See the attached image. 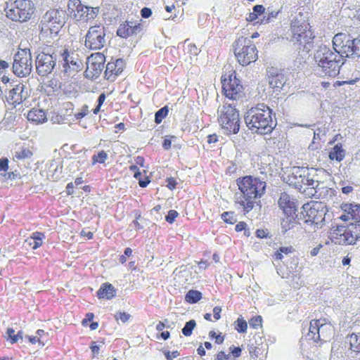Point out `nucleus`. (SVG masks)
I'll return each mask as SVG.
<instances>
[{"label":"nucleus","instance_id":"1","mask_svg":"<svg viewBox=\"0 0 360 360\" xmlns=\"http://www.w3.org/2000/svg\"><path fill=\"white\" fill-rule=\"evenodd\" d=\"M237 185L240 194L238 196L236 193V202L248 213L253 209L256 200L264 193L266 182L257 177L246 176L238 179Z\"/></svg>","mask_w":360,"mask_h":360},{"label":"nucleus","instance_id":"2","mask_svg":"<svg viewBox=\"0 0 360 360\" xmlns=\"http://www.w3.org/2000/svg\"><path fill=\"white\" fill-rule=\"evenodd\" d=\"M271 115V110L264 103H260L249 109L244 120L247 127L252 132L267 134L276 126V121L273 120Z\"/></svg>","mask_w":360,"mask_h":360},{"label":"nucleus","instance_id":"3","mask_svg":"<svg viewBox=\"0 0 360 360\" xmlns=\"http://www.w3.org/2000/svg\"><path fill=\"white\" fill-rule=\"evenodd\" d=\"M333 52L329 47L322 45L314 54V60L317 63V71L323 76L334 77L340 72V68L344 64V56H340L335 50Z\"/></svg>","mask_w":360,"mask_h":360},{"label":"nucleus","instance_id":"4","mask_svg":"<svg viewBox=\"0 0 360 360\" xmlns=\"http://www.w3.org/2000/svg\"><path fill=\"white\" fill-rule=\"evenodd\" d=\"M218 120L224 133L236 134L240 129L238 110L234 103L225 104L218 109Z\"/></svg>","mask_w":360,"mask_h":360},{"label":"nucleus","instance_id":"5","mask_svg":"<svg viewBox=\"0 0 360 360\" xmlns=\"http://www.w3.org/2000/svg\"><path fill=\"white\" fill-rule=\"evenodd\" d=\"M234 53L238 63L245 66L255 62L257 58V50L251 39L240 37L234 42Z\"/></svg>","mask_w":360,"mask_h":360},{"label":"nucleus","instance_id":"6","mask_svg":"<svg viewBox=\"0 0 360 360\" xmlns=\"http://www.w3.org/2000/svg\"><path fill=\"white\" fill-rule=\"evenodd\" d=\"M333 47L340 56L360 57V37L349 39L343 33L335 34L333 39Z\"/></svg>","mask_w":360,"mask_h":360},{"label":"nucleus","instance_id":"7","mask_svg":"<svg viewBox=\"0 0 360 360\" xmlns=\"http://www.w3.org/2000/svg\"><path fill=\"white\" fill-rule=\"evenodd\" d=\"M65 11L57 9L48 11L41 21V31L46 33L49 32L51 36H56L65 23Z\"/></svg>","mask_w":360,"mask_h":360},{"label":"nucleus","instance_id":"8","mask_svg":"<svg viewBox=\"0 0 360 360\" xmlns=\"http://www.w3.org/2000/svg\"><path fill=\"white\" fill-rule=\"evenodd\" d=\"M70 16L77 20L88 21L94 19L99 13V7L83 5L80 0H70L68 4Z\"/></svg>","mask_w":360,"mask_h":360},{"label":"nucleus","instance_id":"9","mask_svg":"<svg viewBox=\"0 0 360 360\" xmlns=\"http://www.w3.org/2000/svg\"><path fill=\"white\" fill-rule=\"evenodd\" d=\"M32 60L29 49H20L15 54L13 63V73L20 77L29 75L32 72Z\"/></svg>","mask_w":360,"mask_h":360},{"label":"nucleus","instance_id":"10","mask_svg":"<svg viewBox=\"0 0 360 360\" xmlns=\"http://www.w3.org/2000/svg\"><path fill=\"white\" fill-rule=\"evenodd\" d=\"M34 4L30 0H16L6 12V16L13 21L24 22L34 13Z\"/></svg>","mask_w":360,"mask_h":360},{"label":"nucleus","instance_id":"11","mask_svg":"<svg viewBox=\"0 0 360 360\" xmlns=\"http://www.w3.org/2000/svg\"><path fill=\"white\" fill-rule=\"evenodd\" d=\"M222 89L226 97L237 100L244 96L243 86L239 79L236 78V73L233 72L226 78V75L221 77Z\"/></svg>","mask_w":360,"mask_h":360},{"label":"nucleus","instance_id":"12","mask_svg":"<svg viewBox=\"0 0 360 360\" xmlns=\"http://www.w3.org/2000/svg\"><path fill=\"white\" fill-rule=\"evenodd\" d=\"M105 32L103 26H91L85 37V46L91 50L102 49L105 44Z\"/></svg>","mask_w":360,"mask_h":360},{"label":"nucleus","instance_id":"13","mask_svg":"<svg viewBox=\"0 0 360 360\" xmlns=\"http://www.w3.org/2000/svg\"><path fill=\"white\" fill-rule=\"evenodd\" d=\"M302 209L303 211H302L300 216L306 224L317 225L324 219L325 212L321 203L316 202L312 205L304 204Z\"/></svg>","mask_w":360,"mask_h":360},{"label":"nucleus","instance_id":"14","mask_svg":"<svg viewBox=\"0 0 360 360\" xmlns=\"http://www.w3.org/2000/svg\"><path fill=\"white\" fill-rule=\"evenodd\" d=\"M57 55L49 52L39 53L36 58V69L39 75L44 77L52 72L56 64Z\"/></svg>","mask_w":360,"mask_h":360},{"label":"nucleus","instance_id":"15","mask_svg":"<svg viewBox=\"0 0 360 360\" xmlns=\"http://www.w3.org/2000/svg\"><path fill=\"white\" fill-rule=\"evenodd\" d=\"M105 62V57L101 53H95L88 57L85 70L86 77L97 78L103 70Z\"/></svg>","mask_w":360,"mask_h":360},{"label":"nucleus","instance_id":"16","mask_svg":"<svg viewBox=\"0 0 360 360\" xmlns=\"http://www.w3.org/2000/svg\"><path fill=\"white\" fill-rule=\"evenodd\" d=\"M314 36L311 30H307L301 34H292L290 41L296 46V49L308 53L314 46Z\"/></svg>","mask_w":360,"mask_h":360},{"label":"nucleus","instance_id":"17","mask_svg":"<svg viewBox=\"0 0 360 360\" xmlns=\"http://www.w3.org/2000/svg\"><path fill=\"white\" fill-rule=\"evenodd\" d=\"M30 93V89L25 84L19 83L9 90L6 98L8 103L15 107L16 105L25 101L29 97Z\"/></svg>","mask_w":360,"mask_h":360},{"label":"nucleus","instance_id":"18","mask_svg":"<svg viewBox=\"0 0 360 360\" xmlns=\"http://www.w3.org/2000/svg\"><path fill=\"white\" fill-rule=\"evenodd\" d=\"M266 77L269 85L274 92L280 93L286 82L285 75L278 68L269 67L266 69Z\"/></svg>","mask_w":360,"mask_h":360},{"label":"nucleus","instance_id":"19","mask_svg":"<svg viewBox=\"0 0 360 360\" xmlns=\"http://www.w3.org/2000/svg\"><path fill=\"white\" fill-rule=\"evenodd\" d=\"M63 57V71L68 75L74 74L79 72L82 66V61L78 58L77 54L70 53L68 51H64Z\"/></svg>","mask_w":360,"mask_h":360},{"label":"nucleus","instance_id":"20","mask_svg":"<svg viewBox=\"0 0 360 360\" xmlns=\"http://www.w3.org/2000/svg\"><path fill=\"white\" fill-rule=\"evenodd\" d=\"M354 238L352 233L349 231L347 226H338L332 233V241L341 245L355 244Z\"/></svg>","mask_w":360,"mask_h":360},{"label":"nucleus","instance_id":"21","mask_svg":"<svg viewBox=\"0 0 360 360\" xmlns=\"http://www.w3.org/2000/svg\"><path fill=\"white\" fill-rule=\"evenodd\" d=\"M142 29V25L140 22L126 20L120 25L117 30V34L122 38L127 39L139 34Z\"/></svg>","mask_w":360,"mask_h":360},{"label":"nucleus","instance_id":"22","mask_svg":"<svg viewBox=\"0 0 360 360\" xmlns=\"http://www.w3.org/2000/svg\"><path fill=\"white\" fill-rule=\"evenodd\" d=\"M124 67V61L121 58L108 63L105 70V77L108 80L113 82L116 77L123 71Z\"/></svg>","mask_w":360,"mask_h":360},{"label":"nucleus","instance_id":"23","mask_svg":"<svg viewBox=\"0 0 360 360\" xmlns=\"http://www.w3.org/2000/svg\"><path fill=\"white\" fill-rule=\"evenodd\" d=\"M278 203L280 209L283 210L285 215L295 214V202L290 199V197L286 193H282L281 194Z\"/></svg>","mask_w":360,"mask_h":360},{"label":"nucleus","instance_id":"24","mask_svg":"<svg viewBox=\"0 0 360 360\" xmlns=\"http://www.w3.org/2000/svg\"><path fill=\"white\" fill-rule=\"evenodd\" d=\"M302 220V216H298L295 214L292 215H285V218H283L281 221V231L283 233L293 229L297 224V220Z\"/></svg>","mask_w":360,"mask_h":360},{"label":"nucleus","instance_id":"25","mask_svg":"<svg viewBox=\"0 0 360 360\" xmlns=\"http://www.w3.org/2000/svg\"><path fill=\"white\" fill-rule=\"evenodd\" d=\"M310 30L309 24L302 18H295L291 22V32L292 34H301L307 30Z\"/></svg>","mask_w":360,"mask_h":360},{"label":"nucleus","instance_id":"26","mask_svg":"<svg viewBox=\"0 0 360 360\" xmlns=\"http://www.w3.org/2000/svg\"><path fill=\"white\" fill-rule=\"evenodd\" d=\"M115 293L116 290L114 286L109 283H105L101 285L97 291V296L99 299L105 298L110 300L115 296Z\"/></svg>","mask_w":360,"mask_h":360},{"label":"nucleus","instance_id":"27","mask_svg":"<svg viewBox=\"0 0 360 360\" xmlns=\"http://www.w3.org/2000/svg\"><path fill=\"white\" fill-rule=\"evenodd\" d=\"M27 117L29 121L36 124L44 123L47 120L45 112L43 110L35 108L28 112Z\"/></svg>","mask_w":360,"mask_h":360},{"label":"nucleus","instance_id":"28","mask_svg":"<svg viewBox=\"0 0 360 360\" xmlns=\"http://www.w3.org/2000/svg\"><path fill=\"white\" fill-rule=\"evenodd\" d=\"M44 234L40 232L33 233L31 237L25 240V244L35 250L42 245Z\"/></svg>","mask_w":360,"mask_h":360},{"label":"nucleus","instance_id":"29","mask_svg":"<svg viewBox=\"0 0 360 360\" xmlns=\"http://www.w3.org/2000/svg\"><path fill=\"white\" fill-rule=\"evenodd\" d=\"M332 331L333 327L330 324L321 322L316 338L317 342L319 340L326 342L330 338Z\"/></svg>","mask_w":360,"mask_h":360},{"label":"nucleus","instance_id":"30","mask_svg":"<svg viewBox=\"0 0 360 360\" xmlns=\"http://www.w3.org/2000/svg\"><path fill=\"white\" fill-rule=\"evenodd\" d=\"M321 323V320H312L310 322L308 333L307 334V338L308 340H312L314 342H317L316 338L319 334Z\"/></svg>","mask_w":360,"mask_h":360},{"label":"nucleus","instance_id":"31","mask_svg":"<svg viewBox=\"0 0 360 360\" xmlns=\"http://www.w3.org/2000/svg\"><path fill=\"white\" fill-rule=\"evenodd\" d=\"M345 156V151L340 143L336 144L329 153V158L338 162L342 161Z\"/></svg>","mask_w":360,"mask_h":360},{"label":"nucleus","instance_id":"32","mask_svg":"<svg viewBox=\"0 0 360 360\" xmlns=\"http://www.w3.org/2000/svg\"><path fill=\"white\" fill-rule=\"evenodd\" d=\"M32 152L27 148H20L13 155L15 161L29 160L32 156Z\"/></svg>","mask_w":360,"mask_h":360},{"label":"nucleus","instance_id":"33","mask_svg":"<svg viewBox=\"0 0 360 360\" xmlns=\"http://www.w3.org/2000/svg\"><path fill=\"white\" fill-rule=\"evenodd\" d=\"M349 349L356 353L360 352V333H352L347 337Z\"/></svg>","mask_w":360,"mask_h":360},{"label":"nucleus","instance_id":"34","mask_svg":"<svg viewBox=\"0 0 360 360\" xmlns=\"http://www.w3.org/2000/svg\"><path fill=\"white\" fill-rule=\"evenodd\" d=\"M264 11L265 8L262 5L255 6L252 8V12L249 13V15L247 18V20L254 22L255 24V21H257L259 17L264 15Z\"/></svg>","mask_w":360,"mask_h":360},{"label":"nucleus","instance_id":"35","mask_svg":"<svg viewBox=\"0 0 360 360\" xmlns=\"http://www.w3.org/2000/svg\"><path fill=\"white\" fill-rule=\"evenodd\" d=\"M345 207H348L351 219L356 221H360V204H349L346 205Z\"/></svg>","mask_w":360,"mask_h":360},{"label":"nucleus","instance_id":"36","mask_svg":"<svg viewBox=\"0 0 360 360\" xmlns=\"http://www.w3.org/2000/svg\"><path fill=\"white\" fill-rule=\"evenodd\" d=\"M202 298V293L200 291L190 290L185 296V300L188 303H196Z\"/></svg>","mask_w":360,"mask_h":360},{"label":"nucleus","instance_id":"37","mask_svg":"<svg viewBox=\"0 0 360 360\" xmlns=\"http://www.w3.org/2000/svg\"><path fill=\"white\" fill-rule=\"evenodd\" d=\"M347 227L349 229V231L352 233L354 239V243H356V240L360 238V221H354V222H350Z\"/></svg>","mask_w":360,"mask_h":360},{"label":"nucleus","instance_id":"38","mask_svg":"<svg viewBox=\"0 0 360 360\" xmlns=\"http://www.w3.org/2000/svg\"><path fill=\"white\" fill-rule=\"evenodd\" d=\"M195 326L196 322L195 320L193 319L187 321L181 330L182 333L186 337L190 336Z\"/></svg>","mask_w":360,"mask_h":360},{"label":"nucleus","instance_id":"39","mask_svg":"<svg viewBox=\"0 0 360 360\" xmlns=\"http://www.w3.org/2000/svg\"><path fill=\"white\" fill-rule=\"evenodd\" d=\"M169 112L167 106H165L158 110L155 114V122L160 124L162 120L167 115Z\"/></svg>","mask_w":360,"mask_h":360},{"label":"nucleus","instance_id":"40","mask_svg":"<svg viewBox=\"0 0 360 360\" xmlns=\"http://www.w3.org/2000/svg\"><path fill=\"white\" fill-rule=\"evenodd\" d=\"M221 219L227 224H233L236 222V218L233 212H225L221 214Z\"/></svg>","mask_w":360,"mask_h":360},{"label":"nucleus","instance_id":"41","mask_svg":"<svg viewBox=\"0 0 360 360\" xmlns=\"http://www.w3.org/2000/svg\"><path fill=\"white\" fill-rule=\"evenodd\" d=\"M236 330L240 333H246L248 324L247 322L242 318H238L236 321Z\"/></svg>","mask_w":360,"mask_h":360},{"label":"nucleus","instance_id":"42","mask_svg":"<svg viewBox=\"0 0 360 360\" xmlns=\"http://www.w3.org/2000/svg\"><path fill=\"white\" fill-rule=\"evenodd\" d=\"M293 248L292 247H281L275 253L274 257L276 259H282L283 254L288 255L292 252Z\"/></svg>","mask_w":360,"mask_h":360},{"label":"nucleus","instance_id":"43","mask_svg":"<svg viewBox=\"0 0 360 360\" xmlns=\"http://www.w3.org/2000/svg\"><path fill=\"white\" fill-rule=\"evenodd\" d=\"M92 159L94 162L103 163L108 159V154L104 150H101L98 154L94 155Z\"/></svg>","mask_w":360,"mask_h":360},{"label":"nucleus","instance_id":"44","mask_svg":"<svg viewBox=\"0 0 360 360\" xmlns=\"http://www.w3.org/2000/svg\"><path fill=\"white\" fill-rule=\"evenodd\" d=\"M131 315L124 311H119L115 314V319L119 321H120L122 323H126L130 319Z\"/></svg>","mask_w":360,"mask_h":360},{"label":"nucleus","instance_id":"45","mask_svg":"<svg viewBox=\"0 0 360 360\" xmlns=\"http://www.w3.org/2000/svg\"><path fill=\"white\" fill-rule=\"evenodd\" d=\"M26 338L32 344L38 343L41 347L46 345V341L44 340H40V338L37 335H27Z\"/></svg>","mask_w":360,"mask_h":360},{"label":"nucleus","instance_id":"46","mask_svg":"<svg viewBox=\"0 0 360 360\" xmlns=\"http://www.w3.org/2000/svg\"><path fill=\"white\" fill-rule=\"evenodd\" d=\"M209 335L211 338H214L215 342L217 344H221L224 340V336L221 335V333L219 335H217V333L214 330H211L209 333Z\"/></svg>","mask_w":360,"mask_h":360},{"label":"nucleus","instance_id":"47","mask_svg":"<svg viewBox=\"0 0 360 360\" xmlns=\"http://www.w3.org/2000/svg\"><path fill=\"white\" fill-rule=\"evenodd\" d=\"M178 216V212L176 210H171L169 211L167 215L165 217V219L169 224L173 223L175 218Z\"/></svg>","mask_w":360,"mask_h":360},{"label":"nucleus","instance_id":"48","mask_svg":"<svg viewBox=\"0 0 360 360\" xmlns=\"http://www.w3.org/2000/svg\"><path fill=\"white\" fill-rule=\"evenodd\" d=\"M163 353H164L165 358L167 360H173L174 359L178 357L180 355V354L178 351H173V352L164 351Z\"/></svg>","mask_w":360,"mask_h":360},{"label":"nucleus","instance_id":"49","mask_svg":"<svg viewBox=\"0 0 360 360\" xmlns=\"http://www.w3.org/2000/svg\"><path fill=\"white\" fill-rule=\"evenodd\" d=\"M229 350H230V352L231 353V354L233 355L232 359L239 357L240 356L241 352H242L240 347H235L234 345L231 346L229 348Z\"/></svg>","mask_w":360,"mask_h":360},{"label":"nucleus","instance_id":"50","mask_svg":"<svg viewBox=\"0 0 360 360\" xmlns=\"http://www.w3.org/2000/svg\"><path fill=\"white\" fill-rule=\"evenodd\" d=\"M16 337V334H15L14 329L11 328H7V330L6 332L5 338L7 339V340H10L12 344L13 338Z\"/></svg>","mask_w":360,"mask_h":360},{"label":"nucleus","instance_id":"51","mask_svg":"<svg viewBox=\"0 0 360 360\" xmlns=\"http://www.w3.org/2000/svg\"><path fill=\"white\" fill-rule=\"evenodd\" d=\"M262 321V317L260 316H258L255 318L251 319V320L250 321V326L257 328L259 326H261Z\"/></svg>","mask_w":360,"mask_h":360},{"label":"nucleus","instance_id":"52","mask_svg":"<svg viewBox=\"0 0 360 360\" xmlns=\"http://www.w3.org/2000/svg\"><path fill=\"white\" fill-rule=\"evenodd\" d=\"M215 360H235L232 359L230 354H225L223 351L219 352L216 356Z\"/></svg>","mask_w":360,"mask_h":360},{"label":"nucleus","instance_id":"53","mask_svg":"<svg viewBox=\"0 0 360 360\" xmlns=\"http://www.w3.org/2000/svg\"><path fill=\"white\" fill-rule=\"evenodd\" d=\"M89 112L88 107L86 105H84L82 110L77 113L75 114V117L77 120H79L82 117H84L85 115H86Z\"/></svg>","mask_w":360,"mask_h":360},{"label":"nucleus","instance_id":"54","mask_svg":"<svg viewBox=\"0 0 360 360\" xmlns=\"http://www.w3.org/2000/svg\"><path fill=\"white\" fill-rule=\"evenodd\" d=\"M304 184H306L309 186H311V188L315 189L316 193L317 192L316 189L318 188V186H319L318 181H315L312 179H307Z\"/></svg>","mask_w":360,"mask_h":360},{"label":"nucleus","instance_id":"55","mask_svg":"<svg viewBox=\"0 0 360 360\" xmlns=\"http://www.w3.org/2000/svg\"><path fill=\"white\" fill-rule=\"evenodd\" d=\"M8 168V160L7 158L0 159V171H6Z\"/></svg>","mask_w":360,"mask_h":360},{"label":"nucleus","instance_id":"56","mask_svg":"<svg viewBox=\"0 0 360 360\" xmlns=\"http://www.w3.org/2000/svg\"><path fill=\"white\" fill-rule=\"evenodd\" d=\"M37 335L38 337L40 338V340H44L46 341V343L47 342V340H48V333H45V331L44 330H38L37 332H36V335Z\"/></svg>","mask_w":360,"mask_h":360},{"label":"nucleus","instance_id":"57","mask_svg":"<svg viewBox=\"0 0 360 360\" xmlns=\"http://www.w3.org/2000/svg\"><path fill=\"white\" fill-rule=\"evenodd\" d=\"M141 16L144 18H148L152 15V11L149 8H143L141 11Z\"/></svg>","mask_w":360,"mask_h":360},{"label":"nucleus","instance_id":"58","mask_svg":"<svg viewBox=\"0 0 360 360\" xmlns=\"http://www.w3.org/2000/svg\"><path fill=\"white\" fill-rule=\"evenodd\" d=\"M278 14V12H274V11H272L269 13H268L267 15V18L265 20V22H271L273 19H275L276 18L277 15Z\"/></svg>","mask_w":360,"mask_h":360},{"label":"nucleus","instance_id":"59","mask_svg":"<svg viewBox=\"0 0 360 360\" xmlns=\"http://www.w3.org/2000/svg\"><path fill=\"white\" fill-rule=\"evenodd\" d=\"M167 186L170 189V190H172L175 188L176 185V180L173 178H169L167 179Z\"/></svg>","mask_w":360,"mask_h":360},{"label":"nucleus","instance_id":"60","mask_svg":"<svg viewBox=\"0 0 360 360\" xmlns=\"http://www.w3.org/2000/svg\"><path fill=\"white\" fill-rule=\"evenodd\" d=\"M221 311V308L219 307H215L214 309H213V315H214V318L216 319V320H219L220 319V313Z\"/></svg>","mask_w":360,"mask_h":360},{"label":"nucleus","instance_id":"61","mask_svg":"<svg viewBox=\"0 0 360 360\" xmlns=\"http://www.w3.org/2000/svg\"><path fill=\"white\" fill-rule=\"evenodd\" d=\"M94 315L93 313H87L86 315V318L82 320V325H87L88 322L91 321L94 319Z\"/></svg>","mask_w":360,"mask_h":360},{"label":"nucleus","instance_id":"62","mask_svg":"<svg viewBox=\"0 0 360 360\" xmlns=\"http://www.w3.org/2000/svg\"><path fill=\"white\" fill-rule=\"evenodd\" d=\"M246 226L247 224L245 222L240 221L236 224L235 229L238 232L242 231L243 230H245Z\"/></svg>","mask_w":360,"mask_h":360},{"label":"nucleus","instance_id":"63","mask_svg":"<svg viewBox=\"0 0 360 360\" xmlns=\"http://www.w3.org/2000/svg\"><path fill=\"white\" fill-rule=\"evenodd\" d=\"M249 353L251 356L258 357L259 352L257 351V347L250 346L249 348Z\"/></svg>","mask_w":360,"mask_h":360},{"label":"nucleus","instance_id":"64","mask_svg":"<svg viewBox=\"0 0 360 360\" xmlns=\"http://www.w3.org/2000/svg\"><path fill=\"white\" fill-rule=\"evenodd\" d=\"M188 49L191 54L196 56L198 54V49L195 44L188 45Z\"/></svg>","mask_w":360,"mask_h":360}]
</instances>
